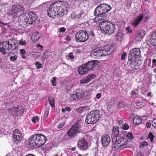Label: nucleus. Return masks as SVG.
<instances>
[{
    "mask_svg": "<svg viewBox=\"0 0 156 156\" xmlns=\"http://www.w3.org/2000/svg\"><path fill=\"white\" fill-rule=\"evenodd\" d=\"M63 2L58 1L51 4L47 11L48 16L50 17H54L56 15L63 16L66 10Z\"/></svg>",
    "mask_w": 156,
    "mask_h": 156,
    "instance_id": "1",
    "label": "nucleus"
},
{
    "mask_svg": "<svg viewBox=\"0 0 156 156\" xmlns=\"http://www.w3.org/2000/svg\"><path fill=\"white\" fill-rule=\"evenodd\" d=\"M17 43L16 41L13 38L4 41L2 43V46H0V52L3 55L8 53L10 55L16 54L18 51V48L16 46Z\"/></svg>",
    "mask_w": 156,
    "mask_h": 156,
    "instance_id": "2",
    "label": "nucleus"
},
{
    "mask_svg": "<svg viewBox=\"0 0 156 156\" xmlns=\"http://www.w3.org/2000/svg\"><path fill=\"white\" fill-rule=\"evenodd\" d=\"M111 8L110 5L106 4H102L98 6L95 9L94 12V15L97 16L94 18V20L96 21V20H98V22H99L100 18L101 17V15L105 14L109 12Z\"/></svg>",
    "mask_w": 156,
    "mask_h": 156,
    "instance_id": "3",
    "label": "nucleus"
},
{
    "mask_svg": "<svg viewBox=\"0 0 156 156\" xmlns=\"http://www.w3.org/2000/svg\"><path fill=\"white\" fill-rule=\"evenodd\" d=\"M100 28L101 30L105 32V34H112L115 31V25L111 22L108 21H103L101 22Z\"/></svg>",
    "mask_w": 156,
    "mask_h": 156,
    "instance_id": "4",
    "label": "nucleus"
},
{
    "mask_svg": "<svg viewBox=\"0 0 156 156\" xmlns=\"http://www.w3.org/2000/svg\"><path fill=\"white\" fill-rule=\"evenodd\" d=\"M100 116L99 111L95 110L91 111L86 116L85 122L88 124H94L100 119Z\"/></svg>",
    "mask_w": 156,
    "mask_h": 156,
    "instance_id": "5",
    "label": "nucleus"
},
{
    "mask_svg": "<svg viewBox=\"0 0 156 156\" xmlns=\"http://www.w3.org/2000/svg\"><path fill=\"white\" fill-rule=\"evenodd\" d=\"M82 128L83 126L81 123L76 122L67 132L66 134L69 138L74 137L81 132Z\"/></svg>",
    "mask_w": 156,
    "mask_h": 156,
    "instance_id": "6",
    "label": "nucleus"
},
{
    "mask_svg": "<svg viewBox=\"0 0 156 156\" xmlns=\"http://www.w3.org/2000/svg\"><path fill=\"white\" fill-rule=\"evenodd\" d=\"M24 11L25 9L22 5L19 4L14 5L12 7L10 15L13 16V18H17L23 15Z\"/></svg>",
    "mask_w": 156,
    "mask_h": 156,
    "instance_id": "7",
    "label": "nucleus"
},
{
    "mask_svg": "<svg viewBox=\"0 0 156 156\" xmlns=\"http://www.w3.org/2000/svg\"><path fill=\"white\" fill-rule=\"evenodd\" d=\"M88 38V34L85 30H80L76 34L75 40L77 42H85Z\"/></svg>",
    "mask_w": 156,
    "mask_h": 156,
    "instance_id": "8",
    "label": "nucleus"
},
{
    "mask_svg": "<svg viewBox=\"0 0 156 156\" xmlns=\"http://www.w3.org/2000/svg\"><path fill=\"white\" fill-rule=\"evenodd\" d=\"M37 18V14L34 12L31 11L27 14L25 21L28 24H32L36 20Z\"/></svg>",
    "mask_w": 156,
    "mask_h": 156,
    "instance_id": "9",
    "label": "nucleus"
},
{
    "mask_svg": "<svg viewBox=\"0 0 156 156\" xmlns=\"http://www.w3.org/2000/svg\"><path fill=\"white\" fill-rule=\"evenodd\" d=\"M83 96L82 90L78 89H75L73 92V93L70 94V100H78L80 99Z\"/></svg>",
    "mask_w": 156,
    "mask_h": 156,
    "instance_id": "10",
    "label": "nucleus"
},
{
    "mask_svg": "<svg viewBox=\"0 0 156 156\" xmlns=\"http://www.w3.org/2000/svg\"><path fill=\"white\" fill-rule=\"evenodd\" d=\"M139 58H128V65L133 69H138L140 68V64L139 63Z\"/></svg>",
    "mask_w": 156,
    "mask_h": 156,
    "instance_id": "11",
    "label": "nucleus"
},
{
    "mask_svg": "<svg viewBox=\"0 0 156 156\" xmlns=\"http://www.w3.org/2000/svg\"><path fill=\"white\" fill-rule=\"evenodd\" d=\"M141 57V51L139 48L131 49L129 51L128 58H139Z\"/></svg>",
    "mask_w": 156,
    "mask_h": 156,
    "instance_id": "12",
    "label": "nucleus"
},
{
    "mask_svg": "<svg viewBox=\"0 0 156 156\" xmlns=\"http://www.w3.org/2000/svg\"><path fill=\"white\" fill-rule=\"evenodd\" d=\"M37 147L43 145L46 143L47 139L46 137L42 134H35Z\"/></svg>",
    "mask_w": 156,
    "mask_h": 156,
    "instance_id": "13",
    "label": "nucleus"
},
{
    "mask_svg": "<svg viewBox=\"0 0 156 156\" xmlns=\"http://www.w3.org/2000/svg\"><path fill=\"white\" fill-rule=\"evenodd\" d=\"M12 136L14 142L16 144L22 140V133L18 129H16L14 131L12 134Z\"/></svg>",
    "mask_w": 156,
    "mask_h": 156,
    "instance_id": "14",
    "label": "nucleus"
},
{
    "mask_svg": "<svg viewBox=\"0 0 156 156\" xmlns=\"http://www.w3.org/2000/svg\"><path fill=\"white\" fill-rule=\"evenodd\" d=\"M117 140L118 142L121 145L122 147L124 149L127 148L128 147V140L125 137H121L117 139V138H115V137L113 138L112 139V142L114 143V140Z\"/></svg>",
    "mask_w": 156,
    "mask_h": 156,
    "instance_id": "15",
    "label": "nucleus"
},
{
    "mask_svg": "<svg viewBox=\"0 0 156 156\" xmlns=\"http://www.w3.org/2000/svg\"><path fill=\"white\" fill-rule=\"evenodd\" d=\"M35 134L31 136L27 140V144L29 147L35 148L37 147Z\"/></svg>",
    "mask_w": 156,
    "mask_h": 156,
    "instance_id": "16",
    "label": "nucleus"
},
{
    "mask_svg": "<svg viewBox=\"0 0 156 156\" xmlns=\"http://www.w3.org/2000/svg\"><path fill=\"white\" fill-rule=\"evenodd\" d=\"M78 144V147L81 150L85 151L88 148V143L84 138L79 140Z\"/></svg>",
    "mask_w": 156,
    "mask_h": 156,
    "instance_id": "17",
    "label": "nucleus"
},
{
    "mask_svg": "<svg viewBox=\"0 0 156 156\" xmlns=\"http://www.w3.org/2000/svg\"><path fill=\"white\" fill-rule=\"evenodd\" d=\"M111 138L109 135H103L101 138V142L103 147H106L110 142Z\"/></svg>",
    "mask_w": 156,
    "mask_h": 156,
    "instance_id": "18",
    "label": "nucleus"
},
{
    "mask_svg": "<svg viewBox=\"0 0 156 156\" xmlns=\"http://www.w3.org/2000/svg\"><path fill=\"white\" fill-rule=\"evenodd\" d=\"M98 63V62L97 61L94 60L89 61L87 63L85 64L87 68L89 71L91 69L95 70V69L97 66Z\"/></svg>",
    "mask_w": 156,
    "mask_h": 156,
    "instance_id": "19",
    "label": "nucleus"
},
{
    "mask_svg": "<svg viewBox=\"0 0 156 156\" xmlns=\"http://www.w3.org/2000/svg\"><path fill=\"white\" fill-rule=\"evenodd\" d=\"M144 17L143 14H140L136 17L133 19L132 24L134 27H136L139 24V23L142 21Z\"/></svg>",
    "mask_w": 156,
    "mask_h": 156,
    "instance_id": "20",
    "label": "nucleus"
},
{
    "mask_svg": "<svg viewBox=\"0 0 156 156\" xmlns=\"http://www.w3.org/2000/svg\"><path fill=\"white\" fill-rule=\"evenodd\" d=\"M96 76L94 74L88 75L86 77L83 78L80 81L81 84H86L95 78Z\"/></svg>",
    "mask_w": 156,
    "mask_h": 156,
    "instance_id": "21",
    "label": "nucleus"
},
{
    "mask_svg": "<svg viewBox=\"0 0 156 156\" xmlns=\"http://www.w3.org/2000/svg\"><path fill=\"white\" fill-rule=\"evenodd\" d=\"M91 55L94 58H100L102 56H103L104 54L101 49L96 50L91 53Z\"/></svg>",
    "mask_w": 156,
    "mask_h": 156,
    "instance_id": "22",
    "label": "nucleus"
},
{
    "mask_svg": "<svg viewBox=\"0 0 156 156\" xmlns=\"http://www.w3.org/2000/svg\"><path fill=\"white\" fill-rule=\"evenodd\" d=\"M78 71L80 75L86 74L89 71L85 64L80 66L78 69Z\"/></svg>",
    "mask_w": 156,
    "mask_h": 156,
    "instance_id": "23",
    "label": "nucleus"
},
{
    "mask_svg": "<svg viewBox=\"0 0 156 156\" xmlns=\"http://www.w3.org/2000/svg\"><path fill=\"white\" fill-rule=\"evenodd\" d=\"M111 48L108 45H105L103 47H102L101 48V50L103 52L104 56L107 55L110 53H108L110 51Z\"/></svg>",
    "mask_w": 156,
    "mask_h": 156,
    "instance_id": "24",
    "label": "nucleus"
},
{
    "mask_svg": "<svg viewBox=\"0 0 156 156\" xmlns=\"http://www.w3.org/2000/svg\"><path fill=\"white\" fill-rule=\"evenodd\" d=\"M115 143H113V147L114 151H116L118 150H122L124 148L122 147L121 145L119 144L117 140H114Z\"/></svg>",
    "mask_w": 156,
    "mask_h": 156,
    "instance_id": "25",
    "label": "nucleus"
},
{
    "mask_svg": "<svg viewBox=\"0 0 156 156\" xmlns=\"http://www.w3.org/2000/svg\"><path fill=\"white\" fill-rule=\"evenodd\" d=\"M119 127L117 126H114L113 127L112 131V136H113V137L115 138H117V137L119 134Z\"/></svg>",
    "mask_w": 156,
    "mask_h": 156,
    "instance_id": "26",
    "label": "nucleus"
},
{
    "mask_svg": "<svg viewBox=\"0 0 156 156\" xmlns=\"http://www.w3.org/2000/svg\"><path fill=\"white\" fill-rule=\"evenodd\" d=\"M150 42L152 45L156 46V31L153 32L152 34Z\"/></svg>",
    "mask_w": 156,
    "mask_h": 156,
    "instance_id": "27",
    "label": "nucleus"
},
{
    "mask_svg": "<svg viewBox=\"0 0 156 156\" xmlns=\"http://www.w3.org/2000/svg\"><path fill=\"white\" fill-rule=\"evenodd\" d=\"M133 122L136 125H138L142 123V119L141 117L136 116L134 117L133 120Z\"/></svg>",
    "mask_w": 156,
    "mask_h": 156,
    "instance_id": "28",
    "label": "nucleus"
},
{
    "mask_svg": "<svg viewBox=\"0 0 156 156\" xmlns=\"http://www.w3.org/2000/svg\"><path fill=\"white\" fill-rule=\"evenodd\" d=\"M17 109V108H16V107L8 109L9 114L12 116H17V113H16Z\"/></svg>",
    "mask_w": 156,
    "mask_h": 156,
    "instance_id": "29",
    "label": "nucleus"
},
{
    "mask_svg": "<svg viewBox=\"0 0 156 156\" xmlns=\"http://www.w3.org/2000/svg\"><path fill=\"white\" fill-rule=\"evenodd\" d=\"M124 37V35L121 32L118 33L116 34L115 36V39L120 42H122Z\"/></svg>",
    "mask_w": 156,
    "mask_h": 156,
    "instance_id": "30",
    "label": "nucleus"
},
{
    "mask_svg": "<svg viewBox=\"0 0 156 156\" xmlns=\"http://www.w3.org/2000/svg\"><path fill=\"white\" fill-rule=\"evenodd\" d=\"M39 35L37 33H34L31 36L32 40L34 42H36L39 40Z\"/></svg>",
    "mask_w": 156,
    "mask_h": 156,
    "instance_id": "31",
    "label": "nucleus"
},
{
    "mask_svg": "<svg viewBox=\"0 0 156 156\" xmlns=\"http://www.w3.org/2000/svg\"><path fill=\"white\" fill-rule=\"evenodd\" d=\"M16 108H17L16 112L17 113V116L22 115L24 112V109L21 106H18Z\"/></svg>",
    "mask_w": 156,
    "mask_h": 156,
    "instance_id": "32",
    "label": "nucleus"
},
{
    "mask_svg": "<svg viewBox=\"0 0 156 156\" xmlns=\"http://www.w3.org/2000/svg\"><path fill=\"white\" fill-rule=\"evenodd\" d=\"M51 56V52L45 51L42 57L43 60H45Z\"/></svg>",
    "mask_w": 156,
    "mask_h": 156,
    "instance_id": "33",
    "label": "nucleus"
},
{
    "mask_svg": "<svg viewBox=\"0 0 156 156\" xmlns=\"http://www.w3.org/2000/svg\"><path fill=\"white\" fill-rule=\"evenodd\" d=\"M83 14V12L82 11H77L74 12V17L80 18Z\"/></svg>",
    "mask_w": 156,
    "mask_h": 156,
    "instance_id": "34",
    "label": "nucleus"
},
{
    "mask_svg": "<svg viewBox=\"0 0 156 156\" xmlns=\"http://www.w3.org/2000/svg\"><path fill=\"white\" fill-rule=\"evenodd\" d=\"M48 100L49 102V104L50 105L51 107H55L54 105V100L53 98H48Z\"/></svg>",
    "mask_w": 156,
    "mask_h": 156,
    "instance_id": "35",
    "label": "nucleus"
},
{
    "mask_svg": "<svg viewBox=\"0 0 156 156\" xmlns=\"http://www.w3.org/2000/svg\"><path fill=\"white\" fill-rule=\"evenodd\" d=\"M139 90L136 89L135 90H132L130 93L131 95L132 96H136L138 94Z\"/></svg>",
    "mask_w": 156,
    "mask_h": 156,
    "instance_id": "36",
    "label": "nucleus"
},
{
    "mask_svg": "<svg viewBox=\"0 0 156 156\" xmlns=\"http://www.w3.org/2000/svg\"><path fill=\"white\" fill-rule=\"evenodd\" d=\"M148 144L147 143L146 141H144L140 144L139 147L140 148H143L147 146Z\"/></svg>",
    "mask_w": 156,
    "mask_h": 156,
    "instance_id": "37",
    "label": "nucleus"
},
{
    "mask_svg": "<svg viewBox=\"0 0 156 156\" xmlns=\"http://www.w3.org/2000/svg\"><path fill=\"white\" fill-rule=\"evenodd\" d=\"M125 106V104L123 102L120 101L119 102L118 104V107L119 108H122L124 107Z\"/></svg>",
    "mask_w": 156,
    "mask_h": 156,
    "instance_id": "38",
    "label": "nucleus"
},
{
    "mask_svg": "<svg viewBox=\"0 0 156 156\" xmlns=\"http://www.w3.org/2000/svg\"><path fill=\"white\" fill-rule=\"evenodd\" d=\"M148 137L150 138V140L151 142H152L153 141L154 139V136L153 135L152 133L151 132H150L148 134Z\"/></svg>",
    "mask_w": 156,
    "mask_h": 156,
    "instance_id": "39",
    "label": "nucleus"
},
{
    "mask_svg": "<svg viewBox=\"0 0 156 156\" xmlns=\"http://www.w3.org/2000/svg\"><path fill=\"white\" fill-rule=\"evenodd\" d=\"M126 136L127 138L131 140L133 139L134 138L132 133H127L126 134Z\"/></svg>",
    "mask_w": 156,
    "mask_h": 156,
    "instance_id": "40",
    "label": "nucleus"
},
{
    "mask_svg": "<svg viewBox=\"0 0 156 156\" xmlns=\"http://www.w3.org/2000/svg\"><path fill=\"white\" fill-rule=\"evenodd\" d=\"M39 119V118L38 116H36L32 118V120L33 123H35L37 121H38Z\"/></svg>",
    "mask_w": 156,
    "mask_h": 156,
    "instance_id": "41",
    "label": "nucleus"
},
{
    "mask_svg": "<svg viewBox=\"0 0 156 156\" xmlns=\"http://www.w3.org/2000/svg\"><path fill=\"white\" fill-rule=\"evenodd\" d=\"M17 57L16 55H15L13 56H11L10 57V59L11 61L14 62L17 59Z\"/></svg>",
    "mask_w": 156,
    "mask_h": 156,
    "instance_id": "42",
    "label": "nucleus"
},
{
    "mask_svg": "<svg viewBox=\"0 0 156 156\" xmlns=\"http://www.w3.org/2000/svg\"><path fill=\"white\" fill-rule=\"evenodd\" d=\"M56 80V78L55 77H53L51 81L52 85L53 86H56V85L57 84L55 83Z\"/></svg>",
    "mask_w": 156,
    "mask_h": 156,
    "instance_id": "43",
    "label": "nucleus"
},
{
    "mask_svg": "<svg viewBox=\"0 0 156 156\" xmlns=\"http://www.w3.org/2000/svg\"><path fill=\"white\" fill-rule=\"evenodd\" d=\"M35 65L36 66V68L39 69L42 67V64H39V62H37L35 63Z\"/></svg>",
    "mask_w": 156,
    "mask_h": 156,
    "instance_id": "44",
    "label": "nucleus"
},
{
    "mask_svg": "<svg viewBox=\"0 0 156 156\" xmlns=\"http://www.w3.org/2000/svg\"><path fill=\"white\" fill-rule=\"evenodd\" d=\"M127 55L126 52H123L122 54L121 59L122 60H124L125 59V57Z\"/></svg>",
    "mask_w": 156,
    "mask_h": 156,
    "instance_id": "45",
    "label": "nucleus"
},
{
    "mask_svg": "<svg viewBox=\"0 0 156 156\" xmlns=\"http://www.w3.org/2000/svg\"><path fill=\"white\" fill-rule=\"evenodd\" d=\"M68 57L72 59L74 58H75L74 56L73 55V53L71 52L69 54Z\"/></svg>",
    "mask_w": 156,
    "mask_h": 156,
    "instance_id": "46",
    "label": "nucleus"
},
{
    "mask_svg": "<svg viewBox=\"0 0 156 156\" xmlns=\"http://www.w3.org/2000/svg\"><path fill=\"white\" fill-rule=\"evenodd\" d=\"M142 104L143 102L142 101H139L135 102V105L137 106H140L142 105Z\"/></svg>",
    "mask_w": 156,
    "mask_h": 156,
    "instance_id": "47",
    "label": "nucleus"
},
{
    "mask_svg": "<svg viewBox=\"0 0 156 156\" xmlns=\"http://www.w3.org/2000/svg\"><path fill=\"white\" fill-rule=\"evenodd\" d=\"M49 113V109H47V110H46V111L45 112V113H44V117L45 118H46L48 117Z\"/></svg>",
    "mask_w": 156,
    "mask_h": 156,
    "instance_id": "48",
    "label": "nucleus"
},
{
    "mask_svg": "<svg viewBox=\"0 0 156 156\" xmlns=\"http://www.w3.org/2000/svg\"><path fill=\"white\" fill-rule=\"evenodd\" d=\"M152 126L154 128H156V119H154L152 122Z\"/></svg>",
    "mask_w": 156,
    "mask_h": 156,
    "instance_id": "49",
    "label": "nucleus"
},
{
    "mask_svg": "<svg viewBox=\"0 0 156 156\" xmlns=\"http://www.w3.org/2000/svg\"><path fill=\"white\" fill-rule=\"evenodd\" d=\"M66 29L64 27L60 28L59 29V31L60 33H64L66 31Z\"/></svg>",
    "mask_w": 156,
    "mask_h": 156,
    "instance_id": "50",
    "label": "nucleus"
},
{
    "mask_svg": "<svg viewBox=\"0 0 156 156\" xmlns=\"http://www.w3.org/2000/svg\"><path fill=\"white\" fill-rule=\"evenodd\" d=\"M129 126L127 124H125L123 126H122V129L124 130H127L129 128Z\"/></svg>",
    "mask_w": 156,
    "mask_h": 156,
    "instance_id": "51",
    "label": "nucleus"
},
{
    "mask_svg": "<svg viewBox=\"0 0 156 156\" xmlns=\"http://www.w3.org/2000/svg\"><path fill=\"white\" fill-rule=\"evenodd\" d=\"M126 30L128 33H132L133 32L132 30L129 27H128L126 28Z\"/></svg>",
    "mask_w": 156,
    "mask_h": 156,
    "instance_id": "52",
    "label": "nucleus"
},
{
    "mask_svg": "<svg viewBox=\"0 0 156 156\" xmlns=\"http://www.w3.org/2000/svg\"><path fill=\"white\" fill-rule=\"evenodd\" d=\"M20 52L21 55H25L26 53L25 50L23 49H20Z\"/></svg>",
    "mask_w": 156,
    "mask_h": 156,
    "instance_id": "53",
    "label": "nucleus"
},
{
    "mask_svg": "<svg viewBox=\"0 0 156 156\" xmlns=\"http://www.w3.org/2000/svg\"><path fill=\"white\" fill-rule=\"evenodd\" d=\"M64 123H61L59 124L58 125V129H60L63 127Z\"/></svg>",
    "mask_w": 156,
    "mask_h": 156,
    "instance_id": "54",
    "label": "nucleus"
},
{
    "mask_svg": "<svg viewBox=\"0 0 156 156\" xmlns=\"http://www.w3.org/2000/svg\"><path fill=\"white\" fill-rule=\"evenodd\" d=\"M101 93H98L96 95V98L98 99H100L101 98Z\"/></svg>",
    "mask_w": 156,
    "mask_h": 156,
    "instance_id": "55",
    "label": "nucleus"
},
{
    "mask_svg": "<svg viewBox=\"0 0 156 156\" xmlns=\"http://www.w3.org/2000/svg\"><path fill=\"white\" fill-rule=\"evenodd\" d=\"M19 43L21 45H26V43L25 41H20Z\"/></svg>",
    "mask_w": 156,
    "mask_h": 156,
    "instance_id": "56",
    "label": "nucleus"
},
{
    "mask_svg": "<svg viewBox=\"0 0 156 156\" xmlns=\"http://www.w3.org/2000/svg\"><path fill=\"white\" fill-rule=\"evenodd\" d=\"M85 108L84 107H80L78 108V110L79 112H82V111Z\"/></svg>",
    "mask_w": 156,
    "mask_h": 156,
    "instance_id": "57",
    "label": "nucleus"
},
{
    "mask_svg": "<svg viewBox=\"0 0 156 156\" xmlns=\"http://www.w3.org/2000/svg\"><path fill=\"white\" fill-rule=\"evenodd\" d=\"M144 36L141 35L140 33H138L137 35V37H138V38H140V39L143 38Z\"/></svg>",
    "mask_w": 156,
    "mask_h": 156,
    "instance_id": "58",
    "label": "nucleus"
},
{
    "mask_svg": "<svg viewBox=\"0 0 156 156\" xmlns=\"http://www.w3.org/2000/svg\"><path fill=\"white\" fill-rule=\"evenodd\" d=\"M65 108L66 110L68 112H70L71 110V108L69 107H66Z\"/></svg>",
    "mask_w": 156,
    "mask_h": 156,
    "instance_id": "59",
    "label": "nucleus"
},
{
    "mask_svg": "<svg viewBox=\"0 0 156 156\" xmlns=\"http://www.w3.org/2000/svg\"><path fill=\"white\" fill-rule=\"evenodd\" d=\"M146 126L147 128H150L151 126V123L150 122H147L146 123Z\"/></svg>",
    "mask_w": 156,
    "mask_h": 156,
    "instance_id": "60",
    "label": "nucleus"
},
{
    "mask_svg": "<svg viewBox=\"0 0 156 156\" xmlns=\"http://www.w3.org/2000/svg\"><path fill=\"white\" fill-rule=\"evenodd\" d=\"M90 35H91L92 37H94L95 36V34L94 32L91 31L90 32Z\"/></svg>",
    "mask_w": 156,
    "mask_h": 156,
    "instance_id": "61",
    "label": "nucleus"
},
{
    "mask_svg": "<svg viewBox=\"0 0 156 156\" xmlns=\"http://www.w3.org/2000/svg\"><path fill=\"white\" fill-rule=\"evenodd\" d=\"M136 156H144V155L143 154L139 153L137 154Z\"/></svg>",
    "mask_w": 156,
    "mask_h": 156,
    "instance_id": "62",
    "label": "nucleus"
},
{
    "mask_svg": "<svg viewBox=\"0 0 156 156\" xmlns=\"http://www.w3.org/2000/svg\"><path fill=\"white\" fill-rule=\"evenodd\" d=\"M156 63V59H154L152 60L153 64H154Z\"/></svg>",
    "mask_w": 156,
    "mask_h": 156,
    "instance_id": "63",
    "label": "nucleus"
},
{
    "mask_svg": "<svg viewBox=\"0 0 156 156\" xmlns=\"http://www.w3.org/2000/svg\"><path fill=\"white\" fill-rule=\"evenodd\" d=\"M26 156H35L34 155L32 154H28Z\"/></svg>",
    "mask_w": 156,
    "mask_h": 156,
    "instance_id": "64",
    "label": "nucleus"
}]
</instances>
